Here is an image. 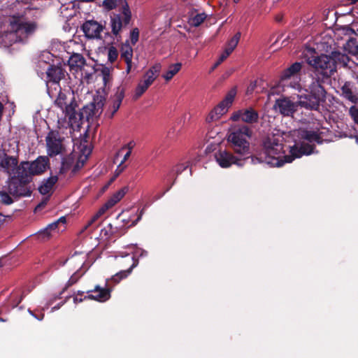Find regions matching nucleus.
Listing matches in <instances>:
<instances>
[{
	"instance_id": "4d7b16f0",
	"label": "nucleus",
	"mask_w": 358,
	"mask_h": 358,
	"mask_svg": "<svg viewBox=\"0 0 358 358\" xmlns=\"http://www.w3.org/2000/svg\"><path fill=\"white\" fill-rule=\"evenodd\" d=\"M83 301V299H82V298H78V296H73V302H74L75 303H80V302H82Z\"/></svg>"
},
{
	"instance_id": "bb28decb",
	"label": "nucleus",
	"mask_w": 358,
	"mask_h": 358,
	"mask_svg": "<svg viewBox=\"0 0 358 358\" xmlns=\"http://www.w3.org/2000/svg\"><path fill=\"white\" fill-rule=\"evenodd\" d=\"M86 61L83 56L80 54H73L69 59V64L71 68L82 70L85 65Z\"/></svg>"
},
{
	"instance_id": "f3484780",
	"label": "nucleus",
	"mask_w": 358,
	"mask_h": 358,
	"mask_svg": "<svg viewBox=\"0 0 358 358\" xmlns=\"http://www.w3.org/2000/svg\"><path fill=\"white\" fill-rule=\"evenodd\" d=\"M103 26L94 20L86 21L82 26V29L88 38H100Z\"/></svg>"
},
{
	"instance_id": "ddd939ff",
	"label": "nucleus",
	"mask_w": 358,
	"mask_h": 358,
	"mask_svg": "<svg viewBox=\"0 0 358 358\" xmlns=\"http://www.w3.org/2000/svg\"><path fill=\"white\" fill-rule=\"evenodd\" d=\"M109 280H107L106 286L101 287L99 285L95 286L92 290L87 292V295L84 299L95 300L99 302H105L110 298L111 289L109 288Z\"/></svg>"
},
{
	"instance_id": "a19ab883",
	"label": "nucleus",
	"mask_w": 358,
	"mask_h": 358,
	"mask_svg": "<svg viewBox=\"0 0 358 358\" xmlns=\"http://www.w3.org/2000/svg\"><path fill=\"white\" fill-rule=\"evenodd\" d=\"M118 57V51L114 46H110L108 49V59L110 63H113Z\"/></svg>"
},
{
	"instance_id": "774afa93",
	"label": "nucleus",
	"mask_w": 358,
	"mask_h": 358,
	"mask_svg": "<svg viewBox=\"0 0 358 358\" xmlns=\"http://www.w3.org/2000/svg\"><path fill=\"white\" fill-rule=\"evenodd\" d=\"M172 186L173 185H171V184L170 186L166 189V191L162 193V195H164L166 192H168Z\"/></svg>"
},
{
	"instance_id": "e2e57ef3",
	"label": "nucleus",
	"mask_w": 358,
	"mask_h": 358,
	"mask_svg": "<svg viewBox=\"0 0 358 358\" xmlns=\"http://www.w3.org/2000/svg\"><path fill=\"white\" fill-rule=\"evenodd\" d=\"M222 62H220V59L215 64V65L212 67L211 71H213L215 68H217Z\"/></svg>"
},
{
	"instance_id": "7ed1b4c3",
	"label": "nucleus",
	"mask_w": 358,
	"mask_h": 358,
	"mask_svg": "<svg viewBox=\"0 0 358 358\" xmlns=\"http://www.w3.org/2000/svg\"><path fill=\"white\" fill-rule=\"evenodd\" d=\"M306 94L298 95L299 106L309 110H319L320 105L325 102L327 92L320 78H313L306 90Z\"/></svg>"
},
{
	"instance_id": "49530a36",
	"label": "nucleus",
	"mask_w": 358,
	"mask_h": 358,
	"mask_svg": "<svg viewBox=\"0 0 358 358\" xmlns=\"http://www.w3.org/2000/svg\"><path fill=\"white\" fill-rule=\"evenodd\" d=\"M98 224L93 220L90 219L87 224L85 226L83 231L89 230V232H92L97 227Z\"/></svg>"
},
{
	"instance_id": "2eb2a0df",
	"label": "nucleus",
	"mask_w": 358,
	"mask_h": 358,
	"mask_svg": "<svg viewBox=\"0 0 358 358\" xmlns=\"http://www.w3.org/2000/svg\"><path fill=\"white\" fill-rule=\"evenodd\" d=\"M125 90L123 87H117L113 96L110 97V105L107 111L109 118H112L115 113L118 110L122 100L124 97Z\"/></svg>"
},
{
	"instance_id": "9d476101",
	"label": "nucleus",
	"mask_w": 358,
	"mask_h": 358,
	"mask_svg": "<svg viewBox=\"0 0 358 358\" xmlns=\"http://www.w3.org/2000/svg\"><path fill=\"white\" fill-rule=\"evenodd\" d=\"M63 138L60 137L58 131H50L45 137L47 153L50 157H55L62 154L65 147L62 143Z\"/></svg>"
},
{
	"instance_id": "6e6552de",
	"label": "nucleus",
	"mask_w": 358,
	"mask_h": 358,
	"mask_svg": "<svg viewBox=\"0 0 358 358\" xmlns=\"http://www.w3.org/2000/svg\"><path fill=\"white\" fill-rule=\"evenodd\" d=\"M131 13L128 4L122 6V12L110 17L111 32L117 40L121 38V33L129 24Z\"/></svg>"
},
{
	"instance_id": "052dcab7",
	"label": "nucleus",
	"mask_w": 358,
	"mask_h": 358,
	"mask_svg": "<svg viewBox=\"0 0 358 358\" xmlns=\"http://www.w3.org/2000/svg\"><path fill=\"white\" fill-rule=\"evenodd\" d=\"M56 222H58V224L60 222H62L63 224H64L66 222V218L64 217H62L58 220H57Z\"/></svg>"
},
{
	"instance_id": "09e8293b",
	"label": "nucleus",
	"mask_w": 358,
	"mask_h": 358,
	"mask_svg": "<svg viewBox=\"0 0 358 358\" xmlns=\"http://www.w3.org/2000/svg\"><path fill=\"white\" fill-rule=\"evenodd\" d=\"M0 197L2 203L9 205L13 203V199L10 195L6 192H1Z\"/></svg>"
},
{
	"instance_id": "7c9ffc66",
	"label": "nucleus",
	"mask_w": 358,
	"mask_h": 358,
	"mask_svg": "<svg viewBox=\"0 0 358 358\" xmlns=\"http://www.w3.org/2000/svg\"><path fill=\"white\" fill-rule=\"evenodd\" d=\"M301 137L310 143L316 142L321 143L322 142L320 134L314 131L303 130L301 132Z\"/></svg>"
},
{
	"instance_id": "ea45409f",
	"label": "nucleus",
	"mask_w": 358,
	"mask_h": 358,
	"mask_svg": "<svg viewBox=\"0 0 358 358\" xmlns=\"http://www.w3.org/2000/svg\"><path fill=\"white\" fill-rule=\"evenodd\" d=\"M206 17L204 13L196 14L189 19V24L194 27H199L203 22Z\"/></svg>"
},
{
	"instance_id": "4468645a",
	"label": "nucleus",
	"mask_w": 358,
	"mask_h": 358,
	"mask_svg": "<svg viewBox=\"0 0 358 358\" xmlns=\"http://www.w3.org/2000/svg\"><path fill=\"white\" fill-rule=\"evenodd\" d=\"M231 119L233 121L241 120L245 123L252 124L257 122L259 113L252 108H248L234 113Z\"/></svg>"
},
{
	"instance_id": "c03bdc74",
	"label": "nucleus",
	"mask_w": 358,
	"mask_h": 358,
	"mask_svg": "<svg viewBox=\"0 0 358 358\" xmlns=\"http://www.w3.org/2000/svg\"><path fill=\"white\" fill-rule=\"evenodd\" d=\"M113 227L111 224H108L107 227H104L101 231V236L106 238H109L113 234Z\"/></svg>"
},
{
	"instance_id": "b1692460",
	"label": "nucleus",
	"mask_w": 358,
	"mask_h": 358,
	"mask_svg": "<svg viewBox=\"0 0 358 358\" xmlns=\"http://www.w3.org/2000/svg\"><path fill=\"white\" fill-rule=\"evenodd\" d=\"M133 49L129 44H124L121 48V59H123L126 64V71L129 73L132 68Z\"/></svg>"
},
{
	"instance_id": "393cba45",
	"label": "nucleus",
	"mask_w": 358,
	"mask_h": 358,
	"mask_svg": "<svg viewBox=\"0 0 358 358\" xmlns=\"http://www.w3.org/2000/svg\"><path fill=\"white\" fill-rule=\"evenodd\" d=\"M228 109L226 106H223V103H219L207 115L206 120L207 122L210 123L213 122L217 121L220 117L227 112Z\"/></svg>"
},
{
	"instance_id": "8fccbe9b",
	"label": "nucleus",
	"mask_w": 358,
	"mask_h": 358,
	"mask_svg": "<svg viewBox=\"0 0 358 358\" xmlns=\"http://www.w3.org/2000/svg\"><path fill=\"white\" fill-rule=\"evenodd\" d=\"M87 159V156L84 157V159H79L77 163L73 166L72 172L73 173H76L80 168H82L84 165L85 160Z\"/></svg>"
},
{
	"instance_id": "4c0bfd02",
	"label": "nucleus",
	"mask_w": 358,
	"mask_h": 358,
	"mask_svg": "<svg viewBox=\"0 0 358 358\" xmlns=\"http://www.w3.org/2000/svg\"><path fill=\"white\" fill-rule=\"evenodd\" d=\"M236 94V89H231L225 96L224 99L220 102V103H223V106H226V108L229 109V108L231 106V103L234 101Z\"/></svg>"
},
{
	"instance_id": "864d4df0",
	"label": "nucleus",
	"mask_w": 358,
	"mask_h": 358,
	"mask_svg": "<svg viewBox=\"0 0 358 358\" xmlns=\"http://www.w3.org/2000/svg\"><path fill=\"white\" fill-rule=\"evenodd\" d=\"M109 208H110L108 204L106 203L99 210L98 212L96 213V214L101 217L102 215H103L105 213V212L108 210Z\"/></svg>"
},
{
	"instance_id": "5701e85b",
	"label": "nucleus",
	"mask_w": 358,
	"mask_h": 358,
	"mask_svg": "<svg viewBox=\"0 0 358 358\" xmlns=\"http://www.w3.org/2000/svg\"><path fill=\"white\" fill-rule=\"evenodd\" d=\"M241 34L237 33L228 41L224 52L220 56V62H224L234 51L238 43Z\"/></svg>"
},
{
	"instance_id": "69168bd1",
	"label": "nucleus",
	"mask_w": 358,
	"mask_h": 358,
	"mask_svg": "<svg viewBox=\"0 0 358 358\" xmlns=\"http://www.w3.org/2000/svg\"><path fill=\"white\" fill-rule=\"evenodd\" d=\"M44 206V203H39L35 208L36 210H37L39 208H41Z\"/></svg>"
},
{
	"instance_id": "0e129e2a",
	"label": "nucleus",
	"mask_w": 358,
	"mask_h": 358,
	"mask_svg": "<svg viewBox=\"0 0 358 358\" xmlns=\"http://www.w3.org/2000/svg\"><path fill=\"white\" fill-rule=\"evenodd\" d=\"M350 4H355L358 2V0H348Z\"/></svg>"
},
{
	"instance_id": "9b49d317",
	"label": "nucleus",
	"mask_w": 358,
	"mask_h": 358,
	"mask_svg": "<svg viewBox=\"0 0 358 358\" xmlns=\"http://www.w3.org/2000/svg\"><path fill=\"white\" fill-rule=\"evenodd\" d=\"M214 156L216 162L222 168H228L232 164H236L239 166L243 164L242 159L226 150H219L215 153Z\"/></svg>"
},
{
	"instance_id": "6e6d98bb",
	"label": "nucleus",
	"mask_w": 358,
	"mask_h": 358,
	"mask_svg": "<svg viewBox=\"0 0 358 358\" xmlns=\"http://www.w3.org/2000/svg\"><path fill=\"white\" fill-rule=\"evenodd\" d=\"M143 210H141L138 217L136 218V220L135 221L132 222V223L129 225V227L134 226L141 220V218L143 215Z\"/></svg>"
},
{
	"instance_id": "20e7f679",
	"label": "nucleus",
	"mask_w": 358,
	"mask_h": 358,
	"mask_svg": "<svg viewBox=\"0 0 358 358\" xmlns=\"http://www.w3.org/2000/svg\"><path fill=\"white\" fill-rule=\"evenodd\" d=\"M252 134V131L248 126L242 125L234 127L228 136V141L234 152L245 159L250 155L249 140Z\"/></svg>"
},
{
	"instance_id": "603ef678",
	"label": "nucleus",
	"mask_w": 358,
	"mask_h": 358,
	"mask_svg": "<svg viewBox=\"0 0 358 358\" xmlns=\"http://www.w3.org/2000/svg\"><path fill=\"white\" fill-rule=\"evenodd\" d=\"M126 168L127 165H125L124 163L120 162L115 171V176H117L120 173H122Z\"/></svg>"
},
{
	"instance_id": "338daca9",
	"label": "nucleus",
	"mask_w": 358,
	"mask_h": 358,
	"mask_svg": "<svg viewBox=\"0 0 358 358\" xmlns=\"http://www.w3.org/2000/svg\"><path fill=\"white\" fill-rule=\"evenodd\" d=\"M172 186L173 185H171V184L170 186L166 189V191L162 193V195H164L166 192H168Z\"/></svg>"
},
{
	"instance_id": "6ab92c4d",
	"label": "nucleus",
	"mask_w": 358,
	"mask_h": 358,
	"mask_svg": "<svg viewBox=\"0 0 358 358\" xmlns=\"http://www.w3.org/2000/svg\"><path fill=\"white\" fill-rule=\"evenodd\" d=\"M341 96L351 103L356 104L358 102V93L354 84L350 81H345L341 87Z\"/></svg>"
},
{
	"instance_id": "13d9d810",
	"label": "nucleus",
	"mask_w": 358,
	"mask_h": 358,
	"mask_svg": "<svg viewBox=\"0 0 358 358\" xmlns=\"http://www.w3.org/2000/svg\"><path fill=\"white\" fill-rule=\"evenodd\" d=\"M29 313H30L33 316H34L37 320H43V317H44V314H43V313H41V314L40 315V316H36V315H34V313H32V311L29 310Z\"/></svg>"
},
{
	"instance_id": "bf43d9fd",
	"label": "nucleus",
	"mask_w": 358,
	"mask_h": 358,
	"mask_svg": "<svg viewBox=\"0 0 358 358\" xmlns=\"http://www.w3.org/2000/svg\"><path fill=\"white\" fill-rule=\"evenodd\" d=\"M5 216L0 213V227L2 226L3 222H5Z\"/></svg>"
},
{
	"instance_id": "58836bf2",
	"label": "nucleus",
	"mask_w": 358,
	"mask_h": 358,
	"mask_svg": "<svg viewBox=\"0 0 358 358\" xmlns=\"http://www.w3.org/2000/svg\"><path fill=\"white\" fill-rule=\"evenodd\" d=\"M74 162V159L71 156H68L64 157L62 161V165L60 168L59 172L61 173H65L68 171L71 167Z\"/></svg>"
},
{
	"instance_id": "f8f14e48",
	"label": "nucleus",
	"mask_w": 358,
	"mask_h": 358,
	"mask_svg": "<svg viewBox=\"0 0 358 358\" xmlns=\"http://www.w3.org/2000/svg\"><path fill=\"white\" fill-rule=\"evenodd\" d=\"M298 101H292L289 98L278 99L273 109L284 116H292L298 109Z\"/></svg>"
},
{
	"instance_id": "aec40b11",
	"label": "nucleus",
	"mask_w": 358,
	"mask_h": 358,
	"mask_svg": "<svg viewBox=\"0 0 358 358\" xmlns=\"http://www.w3.org/2000/svg\"><path fill=\"white\" fill-rule=\"evenodd\" d=\"M161 70L162 64L156 63L145 72L141 80L151 86L159 76Z\"/></svg>"
},
{
	"instance_id": "72a5a7b5",
	"label": "nucleus",
	"mask_w": 358,
	"mask_h": 358,
	"mask_svg": "<svg viewBox=\"0 0 358 358\" xmlns=\"http://www.w3.org/2000/svg\"><path fill=\"white\" fill-rule=\"evenodd\" d=\"M104 101L105 99L102 96H96L94 98V101L92 103V106L93 107V115H96L101 113L104 106Z\"/></svg>"
},
{
	"instance_id": "0eeeda50",
	"label": "nucleus",
	"mask_w": 358,
	"mask_h": 358,
	"mask_svg": "<svg viewBox=\"0 0 358 358\" xmlns=\"http://www.w3.org/2000/svg\"><path fill=\"white\" fill-rule=\"evenodd\" d=\"M50 160L47 156H39L34 161L22 162L17 167V173L20 181L28 182L34 176L41 175L48 168Z\"/></svg>"
},
{
	"instance_id": "e433bc0d",
	"label": "nucleus",
	"mask_w": 358,
	"mask_h": 358,
	"mask_svg": "<svg viewBox=\"0 0 358 358\" xmlns=\"http://www.w3.org/2000/svg\"><path fill=\"white\" fill-rule=\"evenodd\" d=\"M58 227V222H54L48 224L44 229L38 232V237L41 238H48L50 236L51 231L55 230Z\"/></svg>"
},
{
	"instance_id": "f704fd0d",
	"label": "nucleus",
	"mask_w": 358,
	"mask_h": 358,
	"mask_svg": "<svg viewBox=\"0 0 358 358\" xmlns=\"http://www.w3.org/2000/svg\"><path fill=\"white\" fill-rule=\"evenodd\" d=\"M149 87L150 85L148 84L141 80L135 89L134 94L133 95V99L134 100L138 99L147 91V90Z\"/></svg>"
},
{
	"instance_id": "c756f323",
	"label": "nucleus",
	"mask_w": 358,
	"mask_h": 358,
	"mask_svg": "<svg viewBox=\"0 0 358 358\" xmlns=\"http://www.w3.org/2000/svg\"><path fill=\"white\" fill-rule=\"evenodd\" d=\"M57 180L58 178L56 176L50 177L46 180H45L39 187V192L42 194H47L50 193L54 185L57 182Z\"/></svg>"
},
{
	"instance_id": "a18cd8bd",
	"label": "nucleus",
	"mask_w": 358,
	"mask_h": 358,
	"mask_svg": "<svg viewBox=\"0 0 358 358\" xmlns=\"http://www.w3.org/2000/svg\"><path fill=\"white\" fill-rule=\"evenodd\" d=\"M101 74L105 84L110 80V69L109 68L103 67L101 69Z\"/></svg>"
},
{
	"instance_id": "412c9836",
	"label": "nucleus",
	"mask_w": 358,
	"mask_h": 358,
	"mask_svg": "<svg viewBox=\"0 0 358 358\" xmlns=\"http://www.w3.org/2000/svg\"><path fill=\"white\" fill-rule=\"evenodd\" d=\"M18 161L15 157L8 156L6 154H0V167L7 173H11L16 169Z\"/></svg>"
},
{
	"instance_id": "79ce46f5",
	"label": "nucleus",
	"mask_w": 358,
	"mask_h": 358,
	"mask_svg": "<svg viewBox=\"0 0 358 358\" xmlns=\"http://www.w3.org/2000/svg\"><path fill=\"white\" fill-rule=\"evenodd\" d=\"M136 143L134 141H130L128 143L122 146L117 152V157L122 156L124 150H129L132 152L133 148L135 147Z\"/></svg>"
},
{
	"instance_id": "3c124183",
	"label": "nucleus",
	"mask_w": 358,
	"mask_h": 358,
	"mask_svg": "<svg viewBox=\"0 0 358 358\" xmlns=\"http://www.w3.org/2000/svg\"><path fill=\"white\" fill-rule=\"evenodd\" d=\"M103 5L108 9L111 10L116 6V0H104Z\"/></svg>"
},
{
	"instance_id": "f03ea898",
	"label": "nucleus",
	"mask_w": 358,
	"mask_h": 358,
	"mask_svg": "<svg viewBox=\"0 0 358 358\" xmlns=\"http://www.w3.org/2000/svg\"><path fill=\"white\" fill-rule=\"evenodd\" d=\"M35 9L27 8L23 13L9 17V38L15 42H24L38 29L36 18H33Z\"/></svg>"
},
{
	"instance_id": "f257e3e1",
	"label": "nucleus",
	"mask_w": 358,
	"mask_h": 358,
	"mask_svg": "<svg viewBox=\"0 0 358 358\" xmlns=\"http://www.w3.org/2000/svg\"><path fill=\"white\" fill-rule=\"evenodd\" d=\"M283 138L279 134H268L262 141V154L259 157H252V162L255 163L264 162L271 166L280 167L285 163H290L296 158L303 155H310L313 152L314 146L308 143H301L300 146L294 145L289 148V155H285L283 150Z\"/></svg>"
},
{
	"instance_id": "de8ad7c7",
	"label": "nucleus",
	"mask_w": 358,
	"mask_h": 358,
	"mask_svg": "<svg viewBox=\"0 0 358 358\" xmlns=\"http://www.w3.org/2000/svg\"><path fill=\"white\" fill-rule=\"evenodd\" d=\"M139 31L138 28H134L131 30L130 34L131 42L133 45H135L138 40Z\"/></svg>"
},
{
	"instance_id": "2f4dec72",
	"label": "nucleus",
	"mask_w": 358,
	"mask_h": 358,
	"mask_svg": "<svg viewBox=\"0 0 358 358\" xmlns=\"http://www.w3.org/2000/svg\"><path fill=\"white\" fill-rule=\"evenodd\" d=\"M181 67L182 64L179 62L171 64L167 71L162 76V78H164L166 81L171 80L173 77L180 71Z\"/></svg>"
},
{
	"instance_id": "dca6fc26",
	"label": "nucleus",
	"mask_w": 358,
	"mask_h": 358,
	"mask_svg": "<svg viewBox=\"0 0 358 358\" xmlns=\"http://www.w3.org/2000/svg\"><path fill=\"white\" fill-rule=\"evenodd\" d=\"M47 80L46 85L47 87H50L49 86V83H52L55 86L59 85V82L61 80L64 78L65 76V71L59 66L55 65H49L47 71Z\"/></svg>"
},
{
	"instance_id": "423d86ee",
	"label": "nucleus",
	"mask_w": 358,
	"mask_h": 358,
	"mask_svg": "<svg viewBox=\"0 0 358 358\" xmlns=\"http://www.w3.org/2000/svg\"><path fill=\"white\" fill-rule=\"evenodd\" d=\"M48 93L52 99L55 98V105L62 110L66 117H68L69 122L76 123L78 120L81 119L82 114L76 110L78 107L76 101L73 99L68 104L66 101L67 96L62 91L60 85L55 86L54 89L48 87Z\"/></svg>"
},
{
	"instance_id": "5fc2aeb1",
	"label": "nucleus",
	"mask_w": 358,
	"mask_h": 358,
	"mask_svg": "<svg viewBox=\"0 0 358 358\" xmlns=\"http://www.w3.org/2000/svg\"><path fill=\"white\" fill-rule=\"evenodd\" d=\"M131 152H130L129 150H124V152H123V154L122 155V159L121 160L120 162L122 163H125V162L129 158V157L131 156Z\"/></svg>"
},
{
	"instance_id": "c85d7f7f",
	"label": "nucleus",
	"mask_w": 358,
	"mask_h": 358,
	"mask_svg": "<svg viewBox=\"0 0 358 358\" xmlns=\"http://www.w3.org/2000/svg\"><path fill=\"white\" fill-rule=\"evenodd\" d=\"M8 192L15 196H26L24 185L18 181H12L8 185Z\"/></svg>"
},
{
	"instance_id": "4be33fe9",
	"label": "nucleus",
	"mask_w": 358,
	"mask_h": 358,
	"mask_svg": "<svg viewBox=\"0 0 358 358\" xmlns=\"http://www.w3.org/2000/svg\"><path fill=\"white\" fill-rule=\"evenodd\" d=\"M84 263V261H80L78 265L79 268L71 275L69 280L65 284L64 287L62 288L61 294L66 292L70 287L76 284L82 278V276L85 273L86 270H83Z\"/></svg>"
},
{
	"instance_id": "1a4fd4ad",
	"label": "nucleus",
	"mask_w": 358,
	"mask_h": 358,
	"mask_svg": "<svg viewBox=\"0 0 358 358\" xmlns=\"http://www.w3.org/2000/svg\"><path fill=\"white\" fill-rule=\"evenodd\" d=\"M302 66V62H296L282 71L280 78L285 85L286 83L287 85L294 89L299 90H301L300 72L301 71Z\"/></svg>"
},
{
	"instance_id": "a211bd4d",
	"label": "nucleus",
	"mask_w": 358,
	"mask_h": 358,
	"mask_svg": "<svg viewBox=\"0 0 358 358\" xmlns=\"http://www.w3.org/2000/svg\"><path fill=\"white\" fill-rule=\"evenodd\" d=\"M121 262L122 263L128 262L129 263H131V265L129 268L120 271L111 277L110 280L113 282L115 284H117L120 282V280L126 278L131 273L132 269L137 265L138 263L137 261L134 259V256H130L129 255H127L124 258L121 259Z\"/></svg>"
},
{
	"instance_id": "cd10ccee",
	"label": "nucleus",
	"mask_w": 358,
	"mask_h": 358,
	"mask_svg": "<svg viewBox=\"0 0 358 358\" xmlns=\"http://www.w3.org/2000/svg\"><path fill=\"white\" fill-rule=\"evenodd\" d=\"M330 56L331 59L334 60V64L336 69L338 66L343 67L346 66L350 61L348 56L338 52H332Z\"/></svg>"
},
{
	"instance_id": "a878e982",
	"label": "nucleus",
	"mask_w": 358,
	"mask_h": 358,
	"mask_svg": "<svg viewBox=\"0 0 358 358\" xmlns=\"http://www.w3.org/2000/svg\"><path fill=\"white\" fill-rule=\"evenodd\" d=\"M189 166V163H181L174 166L166 177L167 181L172 180L171 185L175 183L177 177L185 171Z\"/></svg>"
},
{
	"instance_id": "39448f33",
	"label": "nucleus",
	"mask_w": 358,
	"mask_h": 358,
	"mask_svg": "<svg viewBox=\"0 0 358 358\" xmlns=\"http://www.w3.org/2000/svg\"><path fill=\"white\" fill-rule=\"evenodd\" d=\"M307 52L310 55L305 54L304 59L315 75L321 76L322 78H328L336 72L334 60L331 59L330 55L325 54L318 55L314 48H308Z\"/></svg>"
},
{
	"instance_id": "c9c22d12",
	"label": "nucleus",
	"mask_w": 358,
	"mask_h": 358,
	"mask_svg": "<svg viewBox=\"0 0 358 358\" xmlns=\"http://www.w3.org/2000/svg\"><path fill=\"white\" fill-rule=\"evenodd\" d=\"M125 188L121 189L115 193L106 202L110 208L115 206L118 201H120L126 194Z\"/></svg>"
},
{
	"instance_id": "37998d69",
	"label": "nucleus",
	"mask_w": 358,
	"mask_h": 358,
	"mask_svg": "<svg viewBox=\"0 0 358 358\" xmlns=\"http://www.w3.org/2000/svg\"><path fill=\"white\" fill-rule=\"evenodd\" d=\"M349 114L355 124L358 125V108L352 106L349 109Z\"/></svg>"
},
{
	"instance_id": "473e14b6",
	"label": "nucleus",
	"mask_w": 358,
	"mask_h": 358,
	"mask_svg": "<svg viewBox=\"0 0 358 358\" xmlns=\"http://www.w3.org/2000/svg\"><path fill=\"white\" fill-rule=\"evenodd\" d=\"M346 52L352 55H358V41L356 38H350L344 45Z\"/></svg>"
},
{
	"instance_id": "680f3d73",
	"label": "nucleus",
	"mask_w": 358,
	"mask_h": 358,
	"mask_svg": "<svg viewBox=\"0 0 358 358\" xmlns=\"http://www.w3.org/2000/svg\"><path fill=\"white\" fill-rule=\"evenodd\" d=\"M100 217L96 213L95 215H94L92 217V220H93L94 222H96L97 223V220Z\"/></svg>"
}]
</instances>
